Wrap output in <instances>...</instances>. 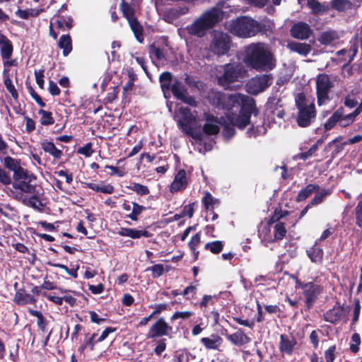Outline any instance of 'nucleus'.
<instances>
[{"mask_svg": "<svg viewBox=\"0 0 362 362\" xmlns=\"http://www.w3.org/2000/svg\"><path fill=\"white\" fill-rule=\"evenodd\" d=\"M223 18V12L218 6L206 11L187 25V33L197 37H203L207 31L214 28Z\"/></svg>", "mask_w": 362, "mask_h": 362, "instance_id": "obj_4", "label": "nucleus"}, {"mask_svg": "<svg viewBox=\"0 0 362 362\" xmlns=\"http://www.w3.org/2000/svg\"><path fill=\"white\" fill-rule=\"evenodd\" d=\"M244 71V68L240 63L226 64L223 76L218 77V82L222 86L228 88L229 83L237 81Z\"/></svg>", "mask_w": 362, "mask_h": 362, "instance_id": "obj_9", "label": "nucleus"}, {"mask_svg": "<svg viewBox=\"0 0 362 362\" xmlns=\"http://www.w3.org/2000/svg\"><path fill=\"white\" fill-rule=\"evenodd\" d=\"M88 187L95 191L104 194H112L114 192V187L110 184L104 183H87Z\"/></svg>", "mask_w": 362, "mask_h": 362, "instance_id": "obj_30", "label": "nucleus"}, {"mask_svg": "<svg viewBox=\"0 0 362 362\" xmlns=\"http://www.w3.org/2000/svg\"><path fill=\"white\" fill-rule=\"evenodd\" d=\"M244 63L258 71H268L276 66V59L269 47L263 43H252L245 50Z\"/></svg>", "mask_w": 362, "mask_h": 362, "instance_id": "obj_2", "label": "nucleus"}, {"mask_svg": "<svg viewBox=\"0 0 362 362\" xmlns=\"http://www.w3.org/2000/svg\"><path fill=\"white\" fill-rule=\"evenodd\" d=\"M316 117L315 105L309 103L305 107H300L297 116V123L300 127H306L311 124Z\"/></svg>", "mask_w": 362, "mask_h": 362, "instance_id": "obj_12", "label": "nucleus"}, {"mask_svg": "<svg viewBox=\"0 0 362 362\" xmlns=\"http://www.w3.org/2000/svg\"><path fill=\"white\" fill-rule=\"evenodd\" d=\"M121 9L124 14V16L126 17L127 21H129L131 18H134V9L133 7H132L128 4H126L124 1H122L121 4Z\"/></svg>", "mask_w": 362, "mask_h": 362, "instance_id": "obj_46", "label": "nucleus"}, {"mask_svg": "<svg viewBox=\"0 0 362 362\" xmlns=\"http://www.w3.org/2000/svg\"><path fill=\"white\" fill-rule=\"evenodd\" d=\"M117 233L120 236L129 237L132 239H139L141 237L148 238L150 236L149 232L145 229L129 228H120Z\"/></svg>", "mask_w": 362, "mask_h": 362, "instance_id": "obj_20", "label": "nucleus"}, {"mask_svg": "<svg viewBox=\"0 0 362 362\" xmlns=\"http://www.w3.org/2000/svg\"><path fill=\"white\" fill-rule=\"evenodd\" d=\"M202 203L206 209H212L214 206L218 204V199H215L209 192H206L202 199Z\"/></svg>", "mask_w": 362, "mask_h": 362, "instance_id": "obj_38", "label": "nucleus"}, {"mask_svg": "<svg viewBox=\"0 0 362 362\" xmlns=\"http://www.w3.org/2000/svg\"><path fill=\"white\" fill-rule=\"evenodd\" d=\"M356 117V114L353 112L346 115L343 114L339 122V125L342 127H347L354 122Z\"/></svg>", "mask_w": 362, "mask_h": 362, "instance_id": "obj_48", "label": "nucleus"}, {"mask_svg": "<svg viewBox=\"0 0 362 362\" xmlns=\"http://www.w3.org/2000/svg\"><path fill=\"white\" fill-rule=\"evenodd\" d=\"M201 242V235L199 233H197L196 235L192 237L190 241L189 242V247L191 250L193 252L195 258H197L198 252L196 251L197 247L199 245Z\"/></svg>", "mask_w": 362, "mask_h": 362, "instance_id": "obj_44", "label": "nucleus"}, {"mask_svg": "<svg viewBox=\"0 0 362 362\" xmlns=\"http://www.w3.org/2000/svg\"><path fill=\"white\" fill-rule=\"evenodd\" d=\"M356 223L362 226V202H360L356 208Z\"/></svg>", "mask_w": 362, "mask_h": 362, "instance_id": "obj_63", "label": "nucleus"}, {"mask_svg": "<svg viewBox=\"0 0 362 362\" xmlns=\"http://www.w3.org/2000/svg\"><path fill=\"white\" fill-rule=\"evenodd\" d=\"M173 328L168 325L163 317L159 318L151 327L147 337L149 339L166 336L172 332Z\"/></svg>", "mask_w": 362, "mask_h": 362, "instance_id": "obj_13", "label": "nucleus"}, {"mask_svg": "<svg viewBox=\"0 0 362 362\" xmlns=\"http://www.w3.org/2000/svg\"><path fill=\"white\" fill-rule=\"evenodd\" d=\"M35 181H26L20 185L16 184L15 188H10L8 195L26 206L39 211L42 210L41 194L37 190Z\"/></svg>", "mask_w": 362, "mask_h": 362, "instance_id": "obj_3", "label": "nucleus"}, {"mask_svg": "<svg viewBox=\"0 0 362 362\" xmlns=\"http://www.w3.org/2000/svg\"><path fill=\"white\" fill-rule=\"evenodd\" d=\"M131 189L140 195H146L149 193L148 187L139 183H134Z\"/></svg>", "mask_w": 362, "mask_h": 362, "instance_id": "obj_54", "label": "nucleus"}, {"mask_svg": "<svg viewBox=\"0 0 362 362\" xmlns=\"http://www.w3.org/2000/svg\"><path fill=\"white\" fill-rule=\"evenodd\" d=\"M206 250L211 251L214 254H218L223 250V244L220 240L207 243L204 246Z\"/></svg>", "mask_w": 362, "mask_h": 362, "instance_id": "obj_41", "label": "nucleus"}, {"mask_svg": "<svg viewBox=\"0 0 362 362\" xmlns=\"http://www.w3.org/2000/svg\"><path fill=\"white\" fill-rule=\"evenodd\" d=\"M361 344L360 336L357 333H354L351 337V341L350 344V350L353 353H356L358 351V346Z\"/></svg>", "mask_w": 362, "mask_h": 362, "instance_id": "obj_52", "label": "nucleus"}, {"mask_svg": "<svg viewBox=\"0 0 362 362\" xmlns=\"http://www.w3.org/2000/svg\"><path fill=\"white\" fill-rule=\"evenodd\" d=\"M226 28L234 35L250 37L261 30L260 24L248 16H241L226 23Z\"/></svg>", "mask_w": 362, "mask_h": 362, "instance_id": "obj_6", "label": "nucleus"}, {"mask_svg": "<svg viewBox=\"0 0 362 362\" xmlns=\"http://www.w3.org/2000/svg\"><path fill=\"white\" fill-rule=\"evenodd\" d=\"M333 87V82L329 76L319 74L316 78V89L319 105L324 104L329 99V92Z\"/></svg>", "mask_w": 362, "mask_h": 362, "instance_id": "obj_10", "label": "nucleus"}, {"mask_svg": "<svg viewBox=\"0 0 362 362\" xmlns=\"http://www.w3.org/2000/svg\"><path fill=\"white\" fill-rule=\"evenodd\" d=\"M39 115L41 116L40 123L42 125H50L54 123V120L50 112L40 110L39 111Z\"/></svg>", "mask_w": 362, "mask_h": 362, "instance_id": "obj_43", "label": "nucleus"}, {"mask_svg": "<svg viewBox=\"0 0 362 362\" xmlns=\"http://www.w3.org/2000/svg\"><path fill=\"white\" fill-rule=\"evenodd\" d=\"M4 167L11 171H13V182L11 188H15V185H20L26 181H35L36 176L28 170L21 166V160L13 158L7 156L3 159Z\"/></svg>", "mask_w": 362, "mask_h": 362, "instance_id": "obj_7", "label": "nucleus"}, {"mask_svg": "<svg viewBox=\"0 0 362 362\" xmlns=\"http://www.w3.org/2000/svg\"><path fill=\"white\" fill-rule=\"evenodd\" d=\"M281 341L279 349L282 353H285L291 355L293 352L294 346L296 344V340L293 338H289L283 334L280 337Z\"/></svg>", "mask_w": 362, "mask_h": 362, "instance_id": "obj_24", "label": "nucleus"}, {"mask_svg": "<svg viewBox=\"0 0 362 362\" xmlns=\"http://www.w3.org/2000/svg\"><path fill=\"white\" fill-rule=\"evenodd\" d=\"M331 5L338 11H344L349 7L350 2L348 0H332Z\"/></svg>", "mask_w": 362, "mask_h": 362, "instance_id": "obj_49", "label": "nucleus"}, {"mask_svg": "<svg viewBox=\"0 0 362 362\" xmlns=\"http://www.w3.org/2000/svg\"><path fill=\"white\" fill-rule=\"evenodd\" d=\"M227 339L233 344L237 346H242L248 344L251 341V339L241 329H238L235 333L228 335Z\"/></svg>", "mask_w": 362, "mask_h": 362, "instance_id": "obj_22", "label": "nucleus"}, {"mask_svg": "<svg viewBox=\"0 0 362 362\" xmlns=\"http://www.w3.org/2000/svg\"><path fill=\"white\" fill-rule=\"evenodd\" d=\"M160 81L161 83V88L164 93V95L166 96V90H171V86L173 82L172 81V76L169 72H164L160 76Z\"/></svg>", "mask_w": 362, "mask_h": 362, "instance_id": "obj_35", "label": "nucleus"}, {"mask_svg": "<svg viewBox=\"0 0 362 362\" xmlns=\"http://www.w3.org/2000/svg\"><path fill=\"white\" fill-rule=\"evenodd\" d=\"M222 341V338L218 335H211V337H203L201 339V342L207 349H218Z\"/></svg>", "mask_w": 362, "mask_h": 362, "instance_id": "obj_27", "label": "nucleus"}, {"mask_svg": "<svg viewBox=\"0 0 362 362\" xmlns=\"http://www.w3.org/2000/svg\"><path fill=\"white\" fill-rule=\"evenodd\" d=\"M171 91L176 98L183 101L185 103L191 106L197 105L195 100L188 95L185 86L182 84V83L177 81H173V83L171 86Z\"/></svg>", "mask_w": 362, "mask_h": 362, "instance_id": "obj_14", "label": "nucleus"}, {"mask_svg": "<svg viewBox=\"0 0 362 362\" xmlns=\"http://www.w3.org/2000/svg\"><path fill=\"white\" fill-rule=\"evenodd\" d=\"M129 24L134 33V35L137 40L140 42L143 41V28L142 26L139 24L137 20L134 18H131L128 21Z\"/></svg>", "mask_w": 362, "mask_h": 362, "instance_id": "obj_33", "label": "nucleus"}, {"mask_svg": "<svg viewBox=\"0 0 362 362\" xmlns=\"http://www.w3.org/2000/svg\"><path fill=\"white\" fill-rule=\"evenodd\" d=\"M343 115V110L338 109L336 110L332 115L327 119V121L325 123V130H329L334 127V125L339 122V120Z\"/></svg>", "mask_w": 362, "mask_h": 362, "instance_id": "obj_32", "label": "nucleus"}, {"mask_svg": "<svg viewBox=\"0 0 362 362\" xmlns=\"http://www.w3.org/2000/svg\"><path fill=\"white\" fill-rule=\"evenodd\" d=\"M316 151V146H312L307 151L300 153L297 156L298 158L305 160L313 156Z\"/></svg>", "mask_w": 362, "mask_h": 362, "instance_id": "obj_55", "label": "nucleus"}, {"mask_svg": "<svg viewBox=\"0 0 362 362\" xmlns=\"http://www.w3.org/2000/svg\"><path fill=\"white\" fill-rule=\"evenodd\" d=\"M38 14H39L38 11H35V10H33V9H31V10L18 9L16 12V15L22 19H26V18H29L30 16H36Z\"/></svg>", "mask_w": 362, "mask_h": 362, "instance_id": "obj_50", "label": "nucleus"}, {"mask_svg": "<svg viewBox=\"0 0 362 362\" xmlns=\"http://www.w3.org/2000/svg\"><path fill=\"white\" fill-rule=\"evenodd\" d=\"M41 148L43 151L55 158H60L62 156V151L58 149L53 142L45 140L40 144Z\"/></svg>", "mask_w": 362, "mask_h": 362, "instance_id": "obj_25", "label": "nucleus"}, {"mask_svg": "<svg viewBox=\"0 0 362 362\" xmlns=\"http://www.w3.org/2000/svg\"><path fill=\"white\" fill-rule=\"evenodd\" d=\"M59 47L63 49L64 56L66 57L72 50V41L69 35H63L60 37Z\"/></svg>", "mask_w": 362, "mask_h": 362, "instance_id": "obj_29", "label": "nucleus"}, {"mask_svg": "<svg viewBox=\"0 0 362 362\" xmlns=\"http://www.w3.org/2000/svg\"><path fill=\"white\" fill-rule=\"evenodd\" d=\"M93 151L92 149V144L88 143L86 144L84 146L81 147L78 150V153L85 156L86 157L91 156Z\"/></svg>", "mask_w": 362, "mask_h": 362, "instance_id": "obj_56", "label": "nucleus"}, {"mask_svg": "<svg viewBox=\"0 0 362 362\" xmlns=\"http://www.w3.org/2000/svg\"><path fill=\"white\" fill-rule=\"evenodd\" d=\"M194 315L192 311H177L170 317L172 321L177 319L186 320L191 317Z\"/></svg>", "mask_w": 362, "mask_h": 362, "instance_id": "obj_51", "label": "nucleus"}, {"mask_svg": "<svg viewBox=\"0 0 362 362\" xmlns=\"http://www.w3.org/2000/svg\"><path fill=\"white\" fill-rule=\"evenodd\" d=\"M270 232L269 226H264L261 230H259V235L262 237L265 240L267 241H273V239L270 237H268L267 235Z\"/></svg>", "mask_w": 362, "mask_h": 362, "instance_id": "obj_61", "label": "nucleus"}, {"mask_svg": "<svg viewBox=\"0 0 362 362\" xmlns=\"http://www.w3.org/2000/svg\"><path fill=\"white\" fill-rule=\"evenodd\" d=\"M209 50L214 54L221 56L227 54L230 48V38L228 35L214 30L210 34Z\"/></svg>", "mask_w": 362, "mask_h": 362, "instance_id": "obj_8", "label": "nucleus"}, {"mask_svg": "<svg viewBox=\"0 0 362 362\" xmlns=\"http://www.w3.org/2000/svg\"><path fill=\"white\" fill-rule=\"evenodd\" d=\"M205 123L203 125V132L206 135H216L219 132V122L213 115L204 114Z\"/></svg>", "mask_w": 362, "mask_h": 362, "instance_id": "obj_17", "label": "nucleus"}, {"mask_svg": "<svg viewBox=\"0 0 362 362\" xmlns=\"http://www.w3.org/2000/svg\"><path fill=\"white\" fill-rule=\"evenodd\" d=\"M25 130L27 132L30 133L35 129V123L34 120L28 117H25Z\"/></svg>", "mask_w": 362, "mask_h": 362, "instance_id": "obj_64", "label": "nucleus"}, {"mask_svg": "<svg viewBox=\"0 0 362 362\" xmlns=\"http://www.w3.org/2000/svg\"><path fill=\"white\" fill-rule=\"evenodd\" d=\"M330 194L329 189H323L319 193H317L314 198L312 199L310 204L312 205H317L320 204L325 197Z\"/></svg>", "mask_w": 362, "mask_h": 362, "instance_id": "obj_47", "label": "nucleus"}, {"mask_svg": "<svg viewBox=\"0 0 362 362\" xmlns=\"http://www.w3.org/2000/svg\"><path fill=\"white\" fill-rule=\"evenodd\" d=\"M312 33L310 26L305 23L294 24L291 29V35L297 39H307Z\"/></svg>", "mask_w": 362, "mask_h": 362, "instance_id": "obj_18", "label": "nucleus"}, {"mask_svg": "<svg viewBox=\"0 0 362 362\" xmlns=\"http://www.w3.org/2000/svg\"><path fill=\"white\" fill-rule=\"evenodd\" d=\"M53 267H59L61 269H63L67 274H69L70 276H71L74 278L77 277V270L78 269V267H76V269H69L66 266L62 264H53Z\"/></svg>", "mask_w": 362, "mask_h": 362, "instance_id": "obj_57", "label": "nucleus"}, {"mask_svg": "<svg viewBox=\"0 0 362 362\" xmlns=\"http://www.w3.org/2000/svg\"><path fill=\"white\" fill-rule=\"evenodd\" d=\"M319 186L317 185L310 184L307 185L303 189L300 190L297 196L296 201L301 202L308 198L313 192L319 190Z\"/></svg>", "mask_w": 362, "mask_h": 362, "instance_id": "obj_31", "label": "nucleus"}, {"mask_svg": "<svg viewBox=\"0 0 362 362\" xmlns=\"http://www.w3.org/2000/svg\"><path fill=\"white\" fill-rule=\"evenodd\" d=\"M360 310H361V305L359 300L356 299L354 300V317H353V322H356L358 320V317L360 315Z\"/></svg>", "mask_w": 362, "mask_h": 362, "instance_id": "obj_60", "label": "nucleus"}, {"mask_svg": "<svg viewBox=\"0 0 362 362\" xmlns=\"http://www.w3.org/2000/svg\"><path fill=\"white\" fill-rule=\"evenodd\" d=\"M216 105H221L228 110L226 117L230 124L240 129L245 128L250 122L251 112L255 107V100L243 94L223 95L215 94Z\"/></svg>", "mask_w": 362, "mask_h": 362, "instance_id": "obj_1", "label": "nucleus"}, {"mask_svg": "<svg viewBox=\"0 0 362 362\" xmlns=\"http://www.w3.org/2000/svg\"><path fill=\"white\" fill-rule=\"evenodd\" d=\"M308 255L313 262H318L322 259V251L319 248L313 247L308 251Z\"/></svg>", "mask_w": 362, "mask_h": 362, "instance_id": "obj_45", "label": "nucleus"}, {"mask_svg": "<svg viewBox=\"0 0 362 362\" xmlns=\"http://www.w3.org/2000/svg\"><path fill=\"white\" fill-rule=\"evenodd\" d=\"M13 300L18 305H25L36 302V299L34 297L25 293L23 290H19L16 293Z\"/></svg>", "mask_w": 362, "mask_h": 362, "instance_id": "obj_26", "label": "nucleus"}, {"mask_svg": "<svg viewBox=\"0 0 362 362\" xmlns=\"http://www.w3.org/2000/svg\"><path fill=\"white\" fill-rule=\"evenodd\" d=\"M178 127L186 134L192 136L196 141H202L203 134L199 131L201 124L197 117L191 113L187 107H180L176 115Z\"/></svg>", "mask_w": 362, "mask_h": 362, "instance_id": "obj_5", "label": "nucleus"}, {"mask_svg": "<svg viewBox=\"0 0 362 362\" xmlns=\"http://www.w3.org/2000/svg\"><path fill=\"white\" fill-rule=\"evenodd\" d=\"M116 331V329L114 327H107L100 334V336L97 339V341H104L110 334L113 333Z\"/></svg>", "mask_w": 362, "mask_h": 362, "instance_id": "obj_62", "label": "nucleus"}, {"mask_svg": "<svg viewBox=\"0 0 362 362\" xmlns=\"http://www.w3.org/2000/svg\"><path fill=\"white\" fill-rule=\"evenodd\" d=\"M145 207L138 204L137 203H132V211L127 215V217L132 221H137L138 216L145 210Z\"/></svg>", "mask_w": 362, "mask_h": 362, "instance_id": "obj_40", "label": "nucleus"}, {"mask_svg": "<svg viewBox=\"0 0 362 362\" xmlns=\"http://www.w3.org/2000/svg\"><path fill=\"white\" fill-rule=\"evenodd\" d=\"M187 8L176 7L166 9L163 13V19L170 23H173L180 16L187 13Z\"/></svg>", "mask_w": 362, "mask_h": 362, "instance_id": "obj_21", "label": "nucleus"}, {"mask_svg": "<svg viewBox=\"0 0 362 362\" xmlns=\"http://www.w3.org/2000/svg\"><path fill=\"white\" fill-rule=\"evenodd\" d=\"M35 76L37 84L39 86L40 88H43L44 85V71L43 70H39L35 71Z\"/></svg>", "mask_w": 362, "mask_h": 362, "instance_id": "obj_59", "label": "nucleus"}, {"mask_svg": "<svg viewBox=\"0 0 362 362\" xmlns=\"http://www.w3.org/2000/svg\"><path fill=\"white\" fill-rule=\"evenodd\" d=\"M342 315V310L340 308H334L327 312L325 315L327 321L334 323L338 321Z\"/></svg>", "mask_w": 362, "mask_h": 362, "instance_id": "obj_36", "label": "nucleus"}, {"mask_svg": "<svg viewBox=\"0 0 362 362\" xmlns=\"http://www.w3.org/2000/svg\"><path fill=\"white\" fill-rule=\"evenodd\" d=\"M297 285L303 291V295L305 297L306 303L308 306H310L320 293V286L312 282L303 284L300 281H297Z\"/></svg>", "mask_w": 362, "mask_h": 362, "instance_id": "obj_15", "label": "nucleus"}, {"mask_svg": "<svg viewBox=\"0 0 362 362\" xmlns=\"http://www.w3.org/2000/svg\"><path fill=\"white\" fill-rule=\"evenodd\" d=\"M11 182V177L6 170L0 168V182L3 185H7Z\"/></svg>", "mask_w": 362, "mask_h": 362, "instance_id": "obj_58", "label": "nucleus"}, {"mask_svg": "<svg viewBox=\"0 0 362 362\" xmlns=\"http://www.w3.org/2000/svg\"><path fill=\"white\" fill-rule=\"evenodd\" d=\"M288 48L293 52L302 56H306L311 52L312 47L305 42H291L288 44Z\"/></svg>", "mask_w": 362, "mask_h": 362, "instance_id": "obj_23", "label": "nucleus"}, {"mask_svg": "<svg viewBox=\"0 0 362 362\" xmlns=\"http://www.w3.org/2000/svg\"><path fill=\"white\" fill-rule=\"evenodd\" d=\"M4 85L13 98H18V93L8 76L4 77Z\"/></svg>", "mask_w": 362, "mask_h": 362, "instance_id": "obj_53", "label": "nucleus"}, {"mask_svg": "<svg viewBox=\"0 0 362 362\" xmlns=\"http://www.w3.org/2000/svg\"><path fill=\"white\" fill-rule=\"evenodd\" d=\"M274 238L273 240H279L283 239L286 233V230L284 223L282 222H277L274 225Z\"/></svg>", "mask_w": 362, "mask_h": 362, "instance_id": "obj_39", "label": "nucleus"}, {"mask_svg": "<svg viewBox=\"0 0 362 362\" xmlns=\"http://www.w3.org/2000/svg\"><path fill=\"white\" fill-rule=\"evenodd\" d=\"M308 4L312 9L313 12L316 14L323 13L326 11L327 8L315 0H308Z\"/></svg>", "mask_w": 362, "mask_h": 362, "instance_id": "obj_42", "label": "nucleus"}, {"mask_svg": "<svg viewBox=\"0 0 362 362\" xmlns=\"http://www.w3.org/2000/svg\"><path fill=\"white\" fill-rule=\"evenodd\" d=\"M0 52L4 62V65L9 66L11 63L8 59L11 57L13 53V45L11 42L0 31Z\"/></svg>", "mask_w": 362, "mask_h": 362, "instance_id": "obj_16", "label": "nucleus"}, {"mask_svg": "<svg viewBox=\"0 0 362 362\" xmlns=\"http://www.w3.org/2000/svg\"><path fill=\"white\" fill-rule=\"evenodd\" d=\"M272 77L270 74L257 76L249 80L246 84V90L252 95L265 90L272 83Z\"/></svg>", "mask_w": 362, "mask_h": 362, "instance_id": "obj_11", "label": "nucleus"}, {"mask_svg": "<svg viewBox=\"0 0 362 362\" xmlns=\"http://www.w3.org/2000/svg\"><path fill=\"white\" fill-rule=\"evenodd\" d=\"M339 38L337 32L334 30H327L323 32L318 38V41L322 45H330Z\"/></svg>", "mask_w": 362, "mask_h": 362, "instance_id": "obj_28", "label": "nucleus"}, {"mask_svg": "<svg viewBox=\"0 0 362 362\" xmlns=\"http://www.w3.org/2000/svg\"><path fill=\"white\" fill-rule=\"evenodd\" d=\"M129 24L134 33V35L137 40L140 42L143 41V28L142 26L139 24L137 20L134 18H131L128 21Z\"/></svg>", "mask_w": 362, "mask_h": 362, "instance_id": "obj_34", "label": "nucleus"}, {"mask_svg": "<svg viewBox=\"0 0 362 362\" xmlns=\"http://www.w3.org/2000/svg\"><path fill=\"white\" fill-rule=\"evenodd\" d=\"M170 269L169 266H164L161 264H156L150 268H148V271H151L152 276L153 278H158L163 275L165 272H168Z\"/></svg>", "mask_w": 362, "mask_h": 362, "instance_id": "obj_37", "label": "nucleus"}, {"mask_svg": "<svg viewBox=\"0 0 362 362\" xmlns=\"http://www.w3.org/2000/svg\"><path fill=\"white\" fill-rule=\"evenodd\" d=\"M187 186V180L186 177V172L184 170H180L175 175L174 180L170 186V191L172 193L183 190Z\"/></svg>", "mask_w": 362, "mask_h": 362, "instance_id": "obj_19", "label": "nucleus"}]
</instances>
